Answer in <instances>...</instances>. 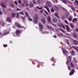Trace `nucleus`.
I'll list each match as a JSON object with an SVG mask.
<instances>
[{"mask_svg": "<svg viewBox=\"0 0 78 78\" xmlns=\"http://www.w3.org/2000/svg\"><path fill=\"white\" fill-rule=\"evenodd\" d=\"M39 20V17H38V15L37 14H35L34 16V22L37 23V21Z\"/></svg>", "mask_w": 78, "mask_h": 78, "instance_id": "nucleus-1", "label": "nucleus"}, {"mask_svg": "<svg viewBox=\"0 0 78 78\" xmlns=\"http://www.w3.org/2000/svg\"><path fill=\"white\" fill-rule=\"evenodd\" d=\"M58 8L56 6H54L51 9V12H53L55 11H58Z\"/></svg>", "mask_w": 78, "mask_h": 78, "instance_id": "nucleus-2", "label": "nucleus"}, {"mask_svg": "<svg viewBox=\"0 0 78 78\" xmlns=\"http://www.w3.org/2000/svg\"><path fill=\"white\" fill-rule=\"evenodd\" d=\"M15 26L18 27V28H21V26L20 25V24L17 22H16L15 23Z\"/></svg>", "mask_w": 78, "mask_h": 78, "instance_id": "nucleus-3", "label": "nucleus"}, {"mask_svg": "<svg viewBox=\"0 0 78 78\" xmlns=\"http://www.w3.org/2000/svg\"><path fill=\"white\" fill-rule=\"evenodd\" d=\"M67 62L68 63H70L71 61V57L70 56H69L68 57H67Z\"/></svg>", "mask_w": 78, "mask_h": 78, "instance_id": "nucleus-4", "label": "nucleus"}, {"mask_svg": "<svg viewBox=\"0 0 78 78\" xmlns=\"http://www.w3.org/2000/svg\"><path fill=\"white\" fill-rule=\"evenodd\" d=\"M48 7H51L52 6L51 3L50 2H48L46 3Z\"/></svg>", "mask_w": 78, "mask_h": 78, "instance_id": "nucleus-5", "label": "nucleus"}, {"mask_svg": "<svg viewBox=\"0 0 78 78\" xmlns=\"http://www.w3.org/2000/svg\"><path fill=\"white\" fill-rule=\"evenodd\" d=\"M75 71V69H73L71 70V72L69 73V75L70 76L71 75H73V73H74V71Z\"/></svg>", "mask_w": 78, "mask_h": 78, "instance_id": "nucleus-6", "label": "nucleus"}, {"mask_svg": "<svg viewBox=\"0 0 78 78\" xmlns=\"http://www.w3.org/2000/svg\"><path fill=\"white\" fill-rule=\"evenodd\" d=\"M65 26L67 31H68L69 32L71 31V30L69 28V26L65 25Z\"/></svg>", "mask_w": 78, "mask_h": 78, "instance_id": "nucleus-7", "label": "nucleus"}, {"mask_svg": "<svg viewBox=\"0 0 78 78\" xmlns=\"http://www.w3.org/2000/svg\"><path fill=\"white\" fill-rule=\"evenodd\" d=\"M39 27L41 29V31H42V30L43 29V28H44V26H43L42 24L41 23H39Z\"/></svg>", "mask_w": 78, "mask_h": 78, "instance_id": "nucleus-8", "label": "nucleus"}, {"mask_svg": "<svg viewBox=\"0 0 78 78\" xmlns=\"http://www.w3.org/2000/svg\"><path fill=\"white\" fill-rule=\"evenodd\" d=\"M1 5L4 8H6V4L4 2H2L1 4Z\"/></svg>", "mask_w": 78, "mask_h": 78, "instance_id": "nucleus-9", "label": "nucleus"}, {"mask_svg": "<svg viewBox=\"0 0 78 78\" xmlns=\"http://www.w3.org/2000/svg\"><path fill=\"white\" fill-rule=\"evenodd\" d=\"M29 5L30 8L34 7V5H33V3L31 2H30Z\"/></svg>", "mask_w": 78, "mask_h": 78, "instance_id": "nucleus-10", "label": "nucleus"}, {"mask_svg": "<svg viewBox=\"0 0 78 78\" xmlns=\"http://www.w3.org/2000/svg\"><path fill=\"white\" fill-rule=\"evenodd\" d=\"M47 20L49 23H51V19H50V16H48V17Z\"/></svg>", "mask_w": 78, "mask_h": 78, "instance_id": "nucleus-11", "label": "nucleus"}, {"mask_svg": "<svg viewBox=\"0 0 78 78\" xmlns=\"http://www.w3.org/2000/svg\"><path fill=\"white\" fill-rule=\"evenodd\" d=\"M6 20L7 22H8L10 23H11V19L10 18H9V17H7L6 19Z\"/></svg>", "mask_w": 78, "mask_h": 78, "instance_id": "nucleus-12", "label": "nucleus"}, {"mask_svg": "<svg viewBox=\"0 0 78 78\" xmlns=\"http://www.w3.org/2000/svg\"><path fill=\"white\" fill-rule=\"evenodd\" d=\"M45 8H46V9H47L48 12L49 13L50 12V9H49V8L47 7V6H45Z\"/></svg>", "mask_w": 78, "mask_h": 78, "instance_id": "nucleus-13", "label": "nucleus"}, {"mask_svg": "<svg viewBox=\"0 0 78 78\" xmlns=\"http://www.w3.org/2000/svg\"><path fill=\"white\" fill-rule=\"evenodd\" d=\"M73 43L75 44V45H77V44H78V42L76 40H74Z\"/></svg>", "mask_w": 78, "mask_h": 78, "instance_id": "nucleus-14", "label": "nucleus"}, {"mask_svg": "<svg viewBox=\"0 0 78 78\" xmlns=\"http://www.w3.org/2000/svg\"><path fill=\"white\" fill-rule=\"evenodd\" d=\"M12 16V18H14L15 17H16V14L15 13H11Z\"/></svg>", "mask_w": 78, "mask_h": 78, "instance_id": "nucleus-15", "label": "nucleus"}, {"mask_svg": "<svg viewBox=\"0 0 78 78\" xmlns=\"http://www.w3.org/2000/svg\"><path fill=\"white\" fill-rule=\"evenodd\" d=\"M72 48L75 49L76 50H77L78 51V47H76L75 46H73Z\"/></svg>", "mask_w": 78, "mask_h": 78, "instance_id": "nucleus-16", "label": "nucleus"}, {"mask_svg": "<svg viewBox=\"0 0 78 78\" xmlns=\"http://www.w3.org/2000/svg\"><path fill=\"white\" fill-rule=\"evenodd\" d=\"M63 52L64 54H67V53H68V51H67L66 50H63L62 51Z\"/></svg>", "mask_w": 78, "mask_h": 78, "instance_id": "nucleus-17", "label": "nucleus"}, {"mask_svg": "<svg viewBox=\"0 0 78 78\" xmlns=\"http://www.w3.org/2000/svg\"><path fill=\"white\" fill-rule=\"evenodd\" d=\"M73 36L75 38L77 37V34L76 33H74L73 34Z\"/></svg>", "mask_w": 78, "mask_h": 78, "instance_id": "nucleus-18", "label": "nucleus"}, {"mask_svg": "<svg viewBox=\"0 0 78 78\" xmlns=\"http://www.w3.org/2000/svg\"><path fill=\"white\" fill-rule=\"evenodd\" d=\"M71 53L73 55H75V51L73 50H71Z\"/></svg>", "mask_w": 78, "mask_h": 78, "instance_id": "nucleus-19", "label": "nucleus"}, {"mask_svg": "<svg viewBox=\"0 0 78 78\" xmlns=\"http://www.w3.org/2000/svg\"><path fill=\"white\" fill-rule=\"evenodd\" d=\"M69 7H70V8H72V9L73 11H75V9H74V7H73V6L72 5H70L69 6Z\"/></svg>", "mask_w": 78, "mask_h": 78, "instance_id": "nucleus-20", "label": "nucleus"}, {"mask_svg": "<svg viewBox=\"0 0 78 78\" xmlns=\"http://www.w3.org/2000/svg\"><path fill=\"white\" fill-rule=\"evenodd\" d=\"M72 18H73V17L72 16H70L69 17V21H72Z\"/></svg>", "mask_w": 78, "mask_h": 78, "instance_id": "nucleus-21", "label": "nucleus"}, {"mask_svg": "<svg viewBox=\"0 0 78 78\" xmlns=\"http://www.w3.org/2000/svg\"><path fill=\"white\" fill-rule=\"evenodd\" d=\"M42 0H38L37 1L38 4H40L42 2Z\"/></svg>", "mask_w": 78, "mask_h": 78, "instance_id": "nucleus-22", "label": "nucleus"}, {"mask_svg": "<svg viewBox=\"0 0 78 78\" xmlns=\"http://www.w3.org/2000/svg\"><path fill=\"white\" fill-rule=\"evenodd\" d=\"M77 18H74L73 20V22H76L77 21Z\"/></svg>", "mask_w": 78, "mask_h": 78, "instance_id": "nucleus-23", "label": "nucleus"}, {"mask_svg": "<svg viewBox=\"0 0 78 78\" xmlns=\"http://www.w3.org/2000/svg\"><path fill=\"white\" fill-rule=\"evenodd\" d=\"M20 31L18 30H16V34H19V33H20Z\"/></svg>", "mask_w": 78, "mask_h": 78, "instance_id": "nucleus-24", "label": "nucleus"}, {"mask_svg": "<svg viewBox=\"0 0 78 78\" xmlns=\"http://www.w3.org/2000/svg\"><path fill=\"white\" fill-rule=\"evenodd\" d=\"M41 20L42 21L43 23H44H44H45V20H44L42 19H41Z\"/></svg>", "mask_w": 78, "mask_h": 78, "instance_id": "nucleus-25", "label": "nucleus"}, {"mask_svg": "<svg viewBox=\"0 0 78 78\" xmlns=\"http://www.w3.org/2000/svg\"><path fill=\"white\" fill-rule=\"evenodd\" d=\"M70 64L71 67H74V65H73V64L72 62H71Z\"/></svg>", "mask_w": 78, "mask_h": 78, "instance_id": "nucleus-26", "label": "nucleus"}, {"mask_svg": "<svg viewBox=\"0 0 78 78\" xmlns=\"http://www.w3.org/2000/svg\"><path fill=\"white\" fill-rule=\"evenodd\" d=\"M61 25L62 26V27L64 28V29H66V27H65V26L63 24H62V23L61 24Z\"/></svg>", "mask_w": 78, "mask_h": 78, "instance_id": "nucleus-27", "label": "nucleus"}, {"mask_svg": "<svg viewBox=\"0 0 78 78\" xmlns=\"http://www.w3.org/2000/svg\"><path fill=\"white\" fill-rule=\"evenodd\" d=\"M25 13L26 14L27 17H28V12H27L25 11Z\"/></svg>", "mask_w": 78, "mask_h": 78, "instance_id": "nucleus-28", "label": "nucleus"}, {"mask_svg": "<svg viewBox=\"0 0 78 78\" xmlns=\"http://www.w3.org/2000/svg\"><path fill=\"white\" fill-rule=\"evenodd\" d=\"M53 21L54 22H56V21H57V19H56V18H54L53 19Z\"/></svg>", "mask_w": 78, "mask_h": 78, "instance_id": "nucleus-29", "label": "nucleus"}, {"mask_svg": "<svg viewBox=\"0 0 78 78\" xmlns=\"http://www.w3.org/2000/svg\"><path fill=\"white\" fill-rule=\"evenodd\" d=\"M60 30H61V31H62V32L64 33H66V32H65V31H64V30L63 29H60Z\"/></svg>", "mask_w": 78, "mask_h": 78, "instance_id": "nucleus-30", "label": "nucleus"}, {"mask_svg": "<svg viewBox=\"0 0 78 78\" xmlns=\"http://www.w3.org/2000/svg\"><path fill=\"white\" fill-rule=\"evenodd\" d=\"M57 35L59 36H62V33L58 34Z\"/></svg>", "mask_w": 78, "mask_h": 78, "instance_id": "nucleus-31", "label": "nucleus"}, {"mask_svg": "<svg viewBox=\"0 0 78 78\" xmlns=\"http://www.w3.org/2000/svg\"><path fill=\"white\" fill-rule=\"evenodd\" d=\"M66 19V16H63L62 17V20H64Z\"/></svg>", "mask_w": 78, "mask_h": 78, "instance_id": "nucleus-32", "label": "nucleus"}, {"mask_svg": "<svg viewBox=\"0 0 78 78\" xmlns=\"http://www.w3.org/2000/svg\"><path fill=\"white\" fill-rule=\"evenodd\" d=\"M70 25L72 28H73V27H74V26L72 24V23H70Z\"/></svg>", "mask_w": 78, "mask_h": 78, "instance_id": "nucleus-33", "label": "nucleus"}, {"mask_svg": "<svg viewBox=\"0 0 78 78\" xmlns=\"http://www.w3.org/2000/svg\"><path fill=\"white\" fill-rule=\"evenodd\" d=\"M62 2L64 3H67V1L66 0H63Z\"/></svg>", "mask_w": 78, "mask_h": 78, "instance_id": "nucleus-34", "label": "nucleus"}, {"mask_svg": "<svg viewBox=\"0 0 78 78\" xmlns=\"http://www.w3.org/2000/svg\"><path fill=\"white\" fill-rule=\"evenodd\" d=\"M55 15L56 16V17H58V13H55Z\"/></svg>", "mask_w": 78, "mask_h": 78, "instance_id": "nucleus-35", "label": "nucleus"}, {"mask_svg": "<svg viewBox=\"0 0 78 78\" xmlns=\"http://www.w3.org/2000/svg\"><path fill=\"white\" fill-rule=\"evenodd\" d=\"M28 19H29V20H30V21H32V20H33L30 17H29Z\"/></svg>", "mask_w": 78, "mask_h": 78, "instance_id": "nucleus-36", "label": "nucleus"}, {"mask_svg": "<svg viewBox=\"0 0 78 78\" xmlns=\"http://www.w3.org/2000/svg\"><path fill=\"white\" fill-rule=\"evenodd\" d=\"M75 4H76V5H78V0H77L75 1Z\"/></svg>", "mask_w": 78, "mask_h": 78, "instance_id": "nucleus-37", "label": "nucleus"}, {"mask_svg": "<svg viewBox=\"0 0 78 78\" xmlns=\"http://www.w3.org/2000/svg\"><path fill=\"white\" fill-rule=\"evenodd\" d=\"M37 7L38 9H42V7H39L38 6H37Z\"/></svg>", "mask_w": 78, "mask_h": 78, "instance_id": "nucleus-38", "label": "nucleus"}, {"mask_svg": "<svg viewBox=\"0 0 78 78\" xmlns=\"http://www.w3.org/2000/svg\"><path fill=\"white\" fill-rule=\"evenodd\" d=\"M8 34V33L6 32V31L5 30V31L4 32V35H6V34Z\"/></svg>", "mask_w": 78, "mask_h": 78, "instance_id": "nucleus-39", "label": "nucleus"}, {"mask_svg": "<svg viewBox=\"0 0 78 78\" xmlns=\"http://www.w3.org/2000/svg\"><path fill=\"white\" fill-rule=\"evenodd\" d=\"M16 15H17L16 17L18 19H19V14H18V13H16Z\"/></svg>", "mask_w": 78, "mask_h": 78, "instance_id": "nucleus-40", "label": "nucleus"}, {"mask_svg": "<svg viewBox=\"0 0 78 78\" xmlns=\"http://www.w3.org/2000/svg\"><path fill=\"white\" fill-rule=\"evenodd\" d=\"M33 3H34V4H36V2L34 1V0H33Z\"/></svg>", "mask_w": 78, "mask_h": 78, "instance_id": "nucleus-41", "label": "nucleus"}, {"mask_svg": "<svg viewBox=\"0 0 78 78\" xmlns=\"http://www.w3.org/2000/svg\"><path fill=\"white\" fill-rule=\"evenodd\" d=\"M3 46L4 47H6L8 46V45L7 44H3Z\"/></svg>", "mask_w": 78, "mask_h": 78, "instance_id": "nucleus-42", "label": "nucleus"}, {"mask_svg": "<svg viewBox=\"0 0 78 78\" xmlns=\"http://www.w3.org/2000/svg\"><path fill=\"white\" fill-rule=\"evenodd\" d=\"M44 12H45V13H46L47 15H48V12H47V11H44Z\"/></svg>", "mask_w": 78, "mask_h": 78, "instance_id": "nucleus-43", "label": "nucleus"}, {"mask_svg": "<svg viewBox=\"0 0 78 78\" xmlns=\"http://www.w3.org/2000/svg\"><path fill=\"white\" fill-rule=\"evenodd\" d=\"M20 14H22V15H23L24 14L23 12H20Z\"/></svg>", "mask_w": 78, "mask_h": 78, "instance_id": "nucleus-44", "label": "nucleus"}, {"mask_svg": "<svg viewBox=\"0 0 78 78\" xmlns=\"http://www.w3.org/2000/svg\"><path fill=\"white\" fill-rule=\"evenodd\" d=\"M18 3H20V4H21V1L20 0H19L18 1Z\"/></svg>", "mask_w": 78, "mask_h": 78, "instance_id": "nucleus-45", "label": "nucleus"}, {"mask_svg": "<svg viewBox=\"0 0 78 78\" xmlns=\"http://www.w3.org/2000/svg\"><path fill=\"white\" fill-rule=\"evenodd\" d=\"M20 10V9H19V8H17L16 9V11H18Z\"/></svg>", "mask_w": 78, "mask_h": 78, "instance_id": "nucleus-46", "label": "nucleus"}, {"mask_svg": "<svg viewBox=\"0 0 78 78\" xmlns=\"http://www.w3.org/2000/svg\"><path fill=\"white\" fill-rule=\"evenodd\" d=\"M65 22H66V24H68V23H67V21L65 20Z\"/></svg>", "mask_w": 78, "mask_h": 78, "instance_id": "nucleus-47", "label": "nucleus"}, {"mask_svg": "<svg viewBox=\"0 0 78 78\" xmlns=\"http://www.w3.org/2000/svg\"><path fill=\"white\" fill-rule=\"evenodd\" d=\"M68 67V70H70V67H69V66H67Z\"/></svg>", "mask_w": 78, "mask_h": 78, "instance_id": "nucleus-48", "label": "nucleus"}, {"mask_svg": "<svg viewBox=\"0 0 78 78\" xmlns=\"http://www.w3.org/2000/svg\"><path fill=\"white\" fill-rule=\"evenodd\" d=\"M68 2L70 5H72V3L71 2H70L69 1Z\"/></svg>", "mask_w": 78, "mask_h": 78, "instance_id": "nucleus-49", "label": "nucleus"}, {"mask_svg": "<svg viewBox=\"0 0 78 78\" xmlns=\"http://www.w3.org/2000/svg\"><path fill=\"white\" fill-rule=\"evenodd\" d=\"M23 22L24 23H26V20H23Z\"/></svg>", "mask_w": 78, "mask_h": 78, "instance_id": "nucleus-50", "label": "nucleus"}, {"mask_svg": "<svg viewBox=\"0 0 78 78\" xmlns=\"http://www.w3.org/2000/svg\"><path fill=\"white\" fill-rule=\"evenodd\" d=\"M66 43L68 44V45H69V41H66Z\"/></svg>", "mask_w": 78, "mask_h": 78, "instance_id": "nucleus-51", "label": "nucleus"}, {"mask_svg": "<svg viewBox=\"0 0 78 78\" xmlns=\"http://www.w3.org/2000/svg\"><path fill=\"white\" fill-rule=\"evenodd\" d=\"M21 5H22V6H25V4H21Z\"/></svg>", "mask_w": 78, "mask_h": 78, "instance_id": "nucleus-52", "label": "nucleus"}, {"mask_svg": "<svg viewBox=\"0 0 78 78\" xmlns=\"http://www.w3.org/2000/svg\"><path fill=\"white\" fill-rule=\"evenodd\" d=\"M52 25H53V26H54V27H56V25H55L53 24H52Z\"/></svg>", "mask_w": 78, "mask_h": 78, "instance_id": "nucleus-53", "label": "nucleus"}, {"mask_svg": "<svg viewBox=\"0 0 78 78\" xmlns=\"http://www.w3.org/2000/svg\"><path fill=\"white\" fill-rule=\"evenodd\" d=\"M76 31H78V28H76Z\"/></svg>", "mask_w": 78, "mask_h": 78, "instance_id": "nucleus-54", "label": "nucleus"}, {"mask_svg": "<svg viewBox=\"0 0 78 78\" xmlns=\"http://www.w3.org/2000/svg\"><path fill=\"white\" fill-rule=\"evenodd\" d=\"M22 19L23 20H25V17H22Z\"/></svg>", "mask_w": 78, "mask_h": 78, "instance_id": "nucleus-55", "label": "nucleus"}, {"mask_svg": "<svg viewBox=\"0 0 78 78\" xmlns=\"http://www.w3.org/2000/svg\"><path fill=\"white\" fill-rule=\"evenodd\" d=\"M15 4H16V5H17V4H18L17 3V1H15Z\"/></svg>", "mask_w": 78, "mask_h": 78, "instance_id": "nucleus-56", "label": "nucleus"}, {"mask_svg": "<svg viewBox=\"0 0 78 78\" xmlns=\"http://www.w3.org/2000/svg\"><path fill=\"white\" fill-rule=\"evenodd\" d=\"M48 28H49V29H50V30H51V29H52V28L51 27H48Z\"/></svg>", "mask_w": 78, "mask_h": 78, "instance_id": "nucleus-57", "label": "nucleus"}, {"mask_svg": "<svg viewBox=\"0 0 78 78\" xmlns=\"http://www.w3.org/2000/svg\"><path fill=\"white\" fill-rule=\"evenodd\" d=\"M43 12V10H41L40 11V12H41V13H42V12Z\"/></svg>", "mask_w": 78, "mask_h": 78, "instance_id": "nucleus-58", "label": "nucleus"}, {"mask_svg": "<svg viewBox=\"0 0 78 78\" xmlns=\"http://www.w3.org/2000/svg\"><path fill=\"white\" fill-rule=\"evenodd\" d=\"M54 37L55 38H56V36L55 35Z\"/></svg>", "mask_w": 78, "mask_h": 78, "instance_id": "nucleus-59", "label": "nucleus"}, {"mask_svg": "<svg viewBox=\"0 0 78 78\" xmlns=\"http://www.w3.org/2000/svg\"><path fill=\"white\" fill-rule=\"evenodd\" d=\"M58 27H61V25L59 24H58Z\"/></svg>", "mask_w": 78, "mask_h": 78, "instance_id": "nucleus-60", "label": "nucleus"}, {"mask_svg": "<svg viewBox=\"0 0 78 78\" xmlns=\"http://www.w3.org/2000/svg\"><path fill=\"white\" fill-rule=\"evenodd\" d=\"M26 6H28V4H26Z\"/></svg>", "mask_w": 78, "mask_h": 78, "instance_id": "nucleus-61", "label": "nucleus"}, {"mask_svg": "<svg viewBox=\"0 0 78 78\" xmlns=\"http://www.w3.org/2000/svg\"><path fill=\"white\" fill-rule=\"evenodd\" d=\"M66 63L67 65H69V63H68V62H66Z\"/></svg>", "mask_w": 78, "mask_h": 78, "instance_id": "nucleus-62", "label": "nucleus"}, {"mask_svg": "<svg viewBox=\"0 0 78 78\" xmlns=\"http://www.w3.org/2000/svg\"><path fill=\"white\" fill-rule=\"evenodd\" d=\"M5 1L6 2H7L8 0H5Z\"/></svg>", "mask_w": 78, "mask_h": 78, "instance_id": "nucleus-63", "label": "nucleus"}, {"mask_svg": "<svg viewBox=\"0 0 78 78\" xmlns=\"http://www.w3.org/2000/svg\"><path fill=\"white\" fill-rule=\"evenodd\" d=\"M27 10H29V9L28 8L27 9Z\"/></svg>", "mask_w": 78, "mask_h": 78, "instance_id": "nucleus-64", "label": "nucleus"}]
</instances>
